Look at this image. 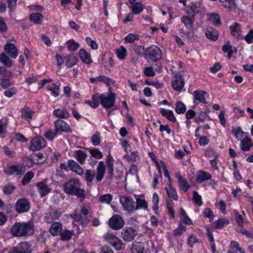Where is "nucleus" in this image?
<instances>
[{"label":"nucleus","mask_w":253,"mask_h":253,"mask_svg":"<svg viewBox=\"0 0 253 253\" xmlns=\"http://www.w3.org/2000/svg\"><path fill=\"white\" fill-rule=\"evenodd\" d=\"M34 224L33 220L27 222H16L10 228V233L13 237H21L34 233Z\"/></svg>","instance_id":"1"},{"label":"nucleus","mask_w":253,"mask_h":253,"mask_svg":"<svg viewBox=\"0 0 253 253\" xmlns=\"http://www.w3.org/2000/svg\"><path fill=\"white\" fill-rule=\"evenodd\" d=\"M63 190L68 195L76 196L81 201L86 197V191L81 188V182L77 179L72 178L67 181L63 185Z\"/></svg>","instance_id":"2"},{"label":"nucleus","mask_w":253,"mask_h":253,"mask_svg":"<svg viewBox=\"0 0 253 253\" xmlns=\"http://www.w3.org/2000/svg\"><path fill=\"white\" fill-rule=\"evenodd\" d=\"M89 213V208L86 206H83L81 209V213L78 214L77 210H74L70 217L74 220V221L79 222L82 226H86L89 219L87 216Z\"/></svg>","instance_id":"3"},{"label":"nucleus","mask_w":253,"mask_h":253,"mask_svg":"<svg viewBox=\"0 0 253 253\" xmlns=\"http://www.w3.org/2000/svg\"><path fill=\"white\" fill-rule=\"evenodd\" d=\"M162 53L160 48L152 45L145 48V58L152 62H157L162 58Z\"/></svg>","instance_id":"4"},{"label":"nucleus","mask_w":253,"mask_h":253,"mask_svg":"<svg viewBox=\"0 0 253 253\" xmlns=\"http://www.w3.org/2000/svg\"><path fill=\"white\" fill-rule=\"evenodd\" d=\"M104 238L116 251H121L125 248V245L122 241L113 233H107L104 235Z\"/></svg>","instance_id":"5"},{"label":"nucleus","mask_w":253,"mask_h":253,"mask_svg":"<svg viewBox=\"0 0 253 253\" xmlns=\"http://www.w3.org/2000/svg\"><path fill=\"white\" fill-rule=\"evenodd\" d=\"M120 201L124 210L128 213H131L135 211V202L130 196H122Z\"/></svg>","instance_id":"6"},{"label":"nucleus","mask_w":253,"mask_h":253,"mask_svg":"<svg viewBox=\"0 0 253 253\" xmlns=\"http://www.w3.org/2000/svg\"><path fill=\"white\" fill-rule=\"evenodd\" d=\"M184 75V71H181L176 73L173 77L171 81V85L175 90L180 91L184 86L185 81L183 79Z\"/></svg>","instance_id":"7"},{"label":"nucleus","mask_w":253,"mask_h":253,"mask_svg":"<svg viewBox=\"0 0 253 253\" xmlns=\"http://www.w3.org/2000/svg\"><path fill=\"white\" fill-rule=\"evenodd\" d=\"M138 234V232L132 227H125L123 228L121 232V236L125 242H131L133 241Z\"/></svg>","instance_id":"8"},{"label":"nucleus","mask_w":253,"mask_h":253,"mask_svg":"<svg viewBox=\"0 0 253 253\" xmlns=\"http://www.w3.org/2000/svg\"><path fill=\"white\" fill-rule=\"evenodd\" d=\"M116 94L111 92L109 94L102 93L101 94V104L105 108L110 109L115 104Z\"/></svg>","instance_id":"9"},{"label":"nucleus","mask_w":253,"mask_h":253,"mask_svg":"<svg viewBox=\"0 0 253 253\" xmlns=\"http://www.w3.org/2000/svg\"><path fill=\"white\" fill-rule=\"evenodd\" d=\"M46 146L45 139L42 136H36L30 141L29 149L31 151H36Z\"/></svg>","instance_id":"10"},{"label":"nucleus","mask_w":253,"mask_h":253,"mask_svg":"<svg viewBox=\"0 0 253 253\" xmlns=\"http://www.w3.org/2000/svg\"><path fill=\"white\" fill-rule=\"evenodd\" d=\"M54 129L58 134L62 132L71 133L72 130L66 122L61 119H57L54 122Z\"/></svg>","instance_id":"11"},{"label":"nucleus","mask_w":253,"mask_h":253,"mask_svg":"<svg viewBox=\"0 0 253 253\" xmlns=\"http://www.w3.org/2000/svg\"><path fill=\"white\" fill-rule=\"evenodd\" d=\"M108 225L113 230H120L125 225L122 217L119 214L113 215L108 220Z\"/></svg>","instance_id":"12"},{"label":"nucleus","mask_w":253,"mask_h":253,"mask_svg":"<svg viewBox=\"0 0 253 253\" xmlns=\"http://www.w3.org/2000/svg\"><path fill=\"white\" fill-rule=\"evenodd\" d=\"M193 102L195 105H198L200 103L204 104H207L208 102L207 98H209L208 93L204 90H195L193 93Z\"/></svg>","instance_id":"13"},{"label":"nucleus","mask_w":253,"mask_h":253,"mask_svg":"<svg viewBox=\"0 0 253 253\" xmlns=\"http://www.w3.org/2000/svg\"><path fill=\"white\" fill-rule=\"evenodd\" d=\"M30 208V203L26 198H20L15 204V210L18 213L27 212Z\"/></svg>","instance_id":"14"},{"label":"nucleus","mask_w":253,"mask_h":253,"mask_svg":"<svg viewBox=\"0 0 253 253\" xmlns=\"http://www.w3.org/2000/svg\"><path fill=\"white\" fill-rule=\"evenodd\" d=\"M31 245L27 242L19 243L12 248L7 253H31Z\"/></svg>","instance_id":"15"},{"label":"nucleus","mask_w":253,"mask_h":253,"mask_svg":"<svg viewBox=\"0 0 253 253\" xmlns=\"http://www.w3.org/2000/svg\"><path fill=\"white\" fill-rule=\"evenodd\" d=\"M62 212L59 210H51L45 213L44 221L48 223H52L53 220L58 219L61 216Z\"/></svg>","instance_id":"16"},{"label":"nucleus","mask_w":253,"mask_h":253,"mask_svg":"<svg viewBox=\"0 0 253 253\" xmlns=\"http://www.w3.org/2000/svg\"><path fill=\"white\" fill-rule=\"evenodd\" d=\"M4 172L9 175H21L23 174L24 170L22 167L20 165H11L7 166Z\"/></svg>","instance_id":"17"},{"label":"nucleus","mask_w":253,"mask_h":253,"mask_svg":"<svg viewBox=\"0 0 253 253\" xmlns=\"http://www.w3.org/2000/svg\"><path fill=\"white\" fill-rule=\"evenodd\" d=\"M20 112L21 117L28 122L31 121L35 113L34 111L27 106L22 108Z\"/></svg>","instance_id":"18"},{"label":"nucleus","mask_w":253,"mask_h":253,"mask_svg":"<svg viewBox=\"0 0 253 253\" xmlns=\"http://www.w3.org/2000/svg\"><path fill=\"white\" fill-rule=\"evenodd\" d=\"M37 187L42 197L45 196L51 192V189L48 186L46 183V180L38 183Z\"/></svg>","instance_id":"19"},{"label":"nucleus","mask_w":253,"mask_h":253,"mask_svg":"<svg viewBox=\"0 0 253 253\" xmlns=\"http://www.w3.org/2000/svg\"><path fill=\"white\" fill-rule=\"evenodd\" d=\"M195 17L193 15L191 16L184 15L181 17V21L184 24L187 30L192 31L194 25Z\"/></svg>","instance_id":"20"},{"label":"nucleus","mask_w":253,"mask_h":253,"mask_svg":"<svg viewBox=\"0 0 253 253\" xmlns=\"http://www.w3.org/2000/svg\"><path fill=\"white\" fill-rule=\"evenodd\" d=\"M69 168L70 170L75 172L80 175H82L84 173L83 169L75 161L72 159L68 160Z\"/></svg>","instance_id":"21"},{"label":"nucleus","mask_w":253,"mask_h":253,"mask_svg":"<svg viewBox=\"0 0 253 253\" xmlns=\"http://www.w3.org/2000/svg\"><path fill=\"white\" fill-rule=\"evenodd\" d=\"M4 50L6 54L10 57L16 58L18 55V50L13 43H7L4 46Z\"/></svg>","instance_id":"22"},{"label":"nucleus","mask_w":253,"mask_h":253,"mask_svg":"<svg viewBox=\"0 0 253 253\" xmlns=\"http://www.w3.org/2000/svg\"><path fill=\"white\" fill-rule=\"evenodd\" d=\"M106 166L103 161H100L96 169L97 174L96 175V180L97 182L101 181L105 175Z\"/></svg>","instance_id":"23"},{"label":"nucleus","mask_w":253,"mask_h":253,"mask_svg":"<svg viewBox=\"0 0 253 253\" xmlns=\"http://www.w3.org/2000/svg\"><path fill=\"white\" fill-rule=\"evenodd\" d=\"M211 177L212 176L210 173L201 170L197 174L196 181L198 183H202L205 181L211 179Z\"/></svg>","instance_id":"24"},{"label":"nucleus","mask_w":253,"mask_h":253,"mask_svg":"<svg viewBox=\"0 0 253 253\" xmlns=\"http://www.w3.org/2000/svg\"><path fill=\"white\" fill-rule=\"evenodd\" d=\"M101 103V94H95L91 97V100H86L84 103L89 105L94 109L97 108Z\"/></svg>","instance_id":"25"},{"label":"nucleus","mask_w":253,"mask_h":253,"mask_svg":"<svg viewBox=\"0 0 253 253\" xmlns=\"http://www.w3.org/2000/svg\"><path fill=\"white\" fill-rule=\"evenodd\" d=\"M175 177L177 179V182L181 188L184 192H186L190 188V185L186 179L183 178L179 173L175 174Z\"/></svg>","instance_id":"26"},{"label":"nucleus","mask_w":253,"mask_h":253,"mask_svg":"<svg viewBox=\"0 0 253 253\" xmlns=\"http://www.w3.org/2000/svg\"><path fill=\"white\" fill-rule=\"evenodd\" d=\"M73 156L81 165H84L85 163V160L87 157V153L82 150L75 151Z\"/></svg>","instance_id":"27"},{"label":"nucleus","mask_w":253,"mask_h":253,"mask_svg":"<svg viewBox=\"0 0 253 253\" xmlns=\"http://www.w3.org/2000/svg\"><path fill=\"white\" fill-rule=\"evenodd\" d=\"M62 230V224L59 222L52 223L49 231L53 236L59 235Z\"/></svg>","instance_id":"28"},{"label":"nucleus","mask_w":253,"mask_h":253,"mask_svg":"<svg viewBox=\"0 0 253 253\" xmlns=\"http://www.w3.org/2000/svg\"><path fill=\"white\" fill-rule=\"evenodd\" d=\"M52 114L54 116L59 118V119H67L70 117V114L66 109H55Z\"/></svg>","instance_id":"29"},{"label":"nucleus","mask_w":253,"mask_h":253,"mask_svg":"<svg viewBox=\"0 0 253 253\" xmlns=\"http://www.w3.org/2000/svg\"><path fill=\"white\" fill-rule=\"evenodd\" d=\"M160 112L163 117L166 118L171 122L175 123L176 121V118L172 110L161 108L160 109Z\"/></svg>","instance_id":"30"},{"label":"nucleus","mask_w":253,"mask_h":253,"mask_svg":"<svg viewBox=\"0 0 253 253\" xmlns=\"http://www.w3.org/2000/svg\"><path fill=\"white\" fill-rule=\"evenodd\" d=\"M79 56L84 63H91L90 54L84 48H81L79 51Z\"/></svg>","instance_id":"31"},{"label":"nucleus","mask_w":253,"mask_h":253,"mask_svg":"<svg viewBox=\"0 0 253 253\" xmlns=\"http://www.w3.org/2000/svg\"><path fill=\"white\" fill-rule=\"evenodd\" d=\"M144 244L142 242L134 241L131 248V253H144Z\"/></svg>","instance_id":"32"},{"label":"nucleus","mask_w":253,"mask_h":253,"mask_svg":"<svg viewBox=\"0 0 253 253\" xmlns=\"http://www.w3.org/2000/svg\"><path fill=\"white\" fill-rule=\"evenodd\" d=\"M253 146V143L251 138L248 137L241 140V149L243 151H248Z\"/></svg>","instance_id":"33"},{"label":"nucleus","mask_w":253,"mask_h":253,"mask_svg":"<svg viewBox=\"0 0 253 253\" xmlns=\"http://www.w3.org/2000/svg\"><path fill=\"white\" fill-rule=\"evenodd\" d=\"M229 29L232 36L239 38L241 36L242 33L241 27L239 24L235 22L230 26Z\"/></svg>","instance_id":"34"},{"label":"nucleus","mask_w":253,"mask_h":253,"mask_svg":"<svg viewBox=\"0 0 253 253\" xmlns=\"http://www.w3.org/2000/svg\"><path fill=\"white\" fill-rule=\"evenodd\" d=\"M131 4L132 12L134 14H139L145 8V5L141 2H135Z\"/></svg>","instance_id":"35"},{"label":"nucleus","mask_w":253,"mask_h":253,"mask_svg":"<svg viewBox=\"0 0 253 253\" xmlns=\"http://www.w3.org/2000/svg\"><path fill=\"white\" fill-rule=\"evenodd\" d=\"M228 219L224 218H220L216 220L213 225L214 229H221L229 224Z\"/></svg>","instance_id":"36"},{"label":"nucleus","mask_w":253,"mask_h":253,"mask_svg":"<svg viewBox=\"0 0 253 253\" xmlns=\"http://www.w3.org/2000/svg\"><path fill=\"white\" fill-rule=\"evenodd\" d=\"M167 194L169 198L171 197L174 201H177L178 196L176 189L170 184H169V188L165 187Z\"/></svg>","instance_id":"37"},{"label":"nucleus","mask_w":253,"mask_h":253,"mask_svg":"<svg viewBox=\"0 0 253 253\" xmlns=\"http://www.w3.org/2000/svg\"><path fill=\"white\" fill-rule=\"evenodd\" d=\"M73 234V231L65 229L61 231L59 236L61 241H66L70 240L72 238Z\"/></svg>","instance_id":"38"},{"label":"nucleus","mask_w":253,"mask_h":253,"mask_svg":"<svg viewBox=\"0 0 253 253\" xmlns=\"http://www.w3.org/2000/svg\"><path fill=\"white\" fill-rule=\"evenodd\" d=\"M205 34L208 39L212 41H216L218 38V32L212 28L207 30Z\"/></svg>","instance_id":"39"},{"label":"nucleus","mask_w":253,"mask_h":253,"mask_svg":"<svg viewBox=\"0 0 253 253\" xmlns=\"http://www.w3.org/2000/svg\"><path fill=\"white\" fill-rule=\"evenodd\" d=\"M188 7L192 11L191 15H193L194 17L196 14L201 11L202 8L200 2H192Z\"/></svg>","instance_id":"40"},{"label":"nucleus","mask_w":253,"mask_h":253,"mask_svg":"<svg viewBox=\"0 0 253 253\" xmlns=\"http://www.w3.org/2000/svg\"><path fill=\"white\" fill-rule=\"evenodd\" d=\"M43 16L39 13H32L29 17L30 20L36 24L42 23Z\"/></svg>","instance_id":"41"},{"label":"nucleus","mask_w":253,"mask_h":253,"mask_svg":"<svg viewBox=\"0 0 253 253\" xmlns=\"http://www.w3.org/2000/svg\"><path fill=\"white\" fill-rule=\"evenodd\" d=\"M136 202H135V211L140 209L147 210L148 209V204L145 199L140 198H136Z\"/></svg>","instance_id":"42"},{"label":"nucleus","mask_w":253,"mask_h":253,"mask_svg":"<svg viewBox=\"0 0 253 253\" xmlns=\"http://www.w3.org/2000/svg\"><path fill=\"white\" fill-rule=\"evenodd\" d=\"M95 176V172L91 169H86L84 173V178L87 184H90Z\"/></svg>","instance_id":"43"},{"label":"nucleus","mask_w":253,"mask_h":253,"mask_svg":"<svg viewBox=\"0 0 253 253\" xmlns=\"http://www.w3.org/2000/svg\"><path fill=\"white\" fill-rule=\"evenodd\" d=\"M66 44L68 50L73 52L76 51L80 47V44L74 40H68L66 42Z\"/></svg>","instance_id":"44"},{"label":"nucleus","mask_w":253,"mask_h":253,"mask_svg":"<svg viewBox=\"0 0 253 253\" xmlns=\"http://www.w3.org/2000/svg\"><path fill=\"white\" fill-rule=\"evenodd\" d=\"M210 21L214 25L218 26L221 24L220 16L216 13H211L209 15Z\"/></svg>","instance_id":"45"},{"label":"nucleus","mask_w":253,"mask_h":253,"mask_svg":"<svg viewBox=\"0 0 253 253\" xmlns=\"http://www.w3.org/2000/svg\"><path fill=\"white\" fill-rule=\"evenodd\" d=\"M59 85L53 83L51 85L47 86V90L51 92V94L54 97H57L59 95Z\"/></svg>","instance_id":"46"},{"label":"nucleus","mask_w":253,"mask_h":253,"mask_svg":"<svg viewBox=\"0 0 253 253\" xmlns=\"http://www.w3.org/2000/svg\"><path fill=\"white\" fill-rule=\"evenodd\" d=\"M186 111V106L181 101H177L175 104V111L178 114H181L184 113Z\"/></svg>","instance_id":"47"},{"label":"nucleus","mask_w":253,"mask_h":253,"mask_svg":"<svg viewBox=\"0 0 253 253\" xmlns=\"http://www.w3.org/2000/svg\"><path fill=\"white\" fill-rule=\"evenodd\" d=\"M92 157L96 159H101L103 158L102 153L98 149L92 148H87Z\"/></svg>","instance_id":"48"},{"label":"nucleus","mask_w":253,"mask_h":253,"mask_svg":"<svg viewBox=\"0 0 253 253\" xmlns=\"http://www.w3.org/2000/svg\"><path fill=\"white\" fill-rule=\"evenodd\" d=\"M117 56L120 59H124L127 55V50L126 48L122 45L116 50Z\"/></svg>","instance_id":"49"},{"label":"nucleus","mask_w":253,"mask_h":253,"mask_svg":"<svg viewBox=\"0 0 253 253\" xmlns=\"http://www.w3.org/2000/svg\"><path fill=\"white\" fill-rule=\"evenodd\" d=\"M98 79L99 82L103 83L107 86L113 85L115 83L113 79L103 75L99 76Z\"/></svg>","instance_id":"50"},{"label":"nucleus","mask_w":253,"mask_h":253,"mask_svg":"<svg viewBox=\"0 0 253 253\" xmlns=\"http://www.w3.org/2000/svg\"><path fill=\"white\" fill-rule=\"evenodd\" d=\"M34 173L32 171H28L23 177L21 180V184L23 185H27L34 177Z\"/></svg>","instance_id":"51"},{"label":"nucleus","mask_w":253,"mask_h":253,"mask_svg":"<svg viewBox=\"0 0 253 253\" xmlns=\"http://www.w3.org/2000/svg\"><path fill=\"white\" fill-rule=\"evenodd\" d=\"M222 3V5L229 9L231 10L233 8L236 6V0H219Z\"/></svg>","instance_id":"52"},{"label":"nucleus","mask_w":253,"mask_h":253,"mask_svg":"<svg viewBox=\"0 0 253 253\" xmlns=\"http://www.w3.org/2000/svg\"><path fill=\"white\" fill-rule=\"evenodd\" d=\"M186 229L185 225L179 223L177 228L173 230V235L176 237L180 236L186 231Z\"/></svg>","instance_id":"53"},{"label":"nucleus","mask_w":253,"mask_h":253,"mask_svg":"<svg viewBox=\"0 0 253 253\" xmlns=\"http://www.w3.org/2000/svg\"><path fill=\"white\" fill-rule=\"evenodd\" d=\"M15 187L12 183H8L2 188V192L4 195H9L15 190Z\"/></svg>","instance_id":"54"},{"label":"nucleus","mask_w":253,"mask_h":253,"mask_svg":"<svg viewBox=\"0 0 253 253\" xmlns=\"http://www.w3.org/2000/svg\"><path fill=\"white\" fill-rule=\"evenodd\" d=\"M113 199V196L111 194H105L99 197V201L102 203L109 204Z\"/></svg>","instance_id":"55"},{"label":"nucleus","mask_w":253,"mask_h":253,"mask_svg":"<svg viewBox=\"0 0 253 253\" xmlns=\"http://www.w3.org/2000/svg\"><path fill=\"white\" fill-rule=\"evenodd\" d=\"M139 39V36L137 34H129L125 38L127 43H133L135 41Z\"/></svg>","instance_id":"56"},{"label":"nucleus","mask_w":253,"mask_h":253,"mask_svg":"<svg viewBox=\"0 0 253 253\" xmlns=\"http://www.w3.org/2000/svg\"><path fill=\"white\" fill-rule=\"evenodd\" d=\"M193 200L195 204H197L199 206H201L203 204L201 196H200L196 191L193 192Z\"/></svg>","instance_id":"57"},{"label":"nucleus","mask_w":253,"mask_h":253,"mask_svg":"<svg viewBox=\"0 0 253 253\" xmlns=\"http://www.w3.org/2000/svg\"><path fill=\"white\" fill-rule=\"evenodd\" d=\"M167 207L168 210V214L170 218L173 219L175 217L173 208L172 207V202L170 200H167Z\"/></svg>","instance_id":"58"},{"label":"nucleus","mask_w":253,"mask_h":253,"mask_svg":"<svg viewBox=\"0 0 253 253\" xmlns=\"http://www.w3.org/2000/svg\"><path fill=\"white\" fill-rule=\"evenodd\" d=\"M203 216L205 217L208 218L210 221H212L213 219L214 214L210 208H206L203 211Z\"/></svg>","instance_id":"59"},{"label":"nucleus","mask_w":253,"mask_h":253,"mask_svg":"<svg viewBox=\"0 0 253 253\" xmlns=\"http://www.w3.org/2000/svg\"><path fill=\"white\" fill-rule=\"evenodd\" d=\"M222 49L224 53H227L229 58L232 56L233 53L232 46L229 43L227 42L224 44L222 46Z\"/></svg>","instance_id":"60"},{"label":"nucleus","mask_w":253,"mask_h":253,"mask_svg":"<svg viewBox=\"0 0 253 253\" xmlns=\"http://www.w3.org/2000/svg\"><path fill=\"white\" fill-rule=\"evenodd\" d=\"M205 155L208 157L213 158V159L218 158V154L214 151L213 149L212 148H207L205 151Z\"/></svg>","instance_id":"61"},{"label":"nucleus","mask_w":253,"mask_h":253,"mask_svg":"<svg viewBox=\"0 0 253 253\" xmlns=\"http://www.w3.org/2000/svg\"><path fill=\"white\" fill-rule=\"evenodd\" d=\"M91 140L93 145H99L101 142L99 132L97 131L95 134H94L91 137Z\"/></svg>","instance_id":"62"},{"label":"nucleus","mask_w":253,"mask_h":253,"mask_svg":"<svg viewBox=\"0 0 253 253\" xmlns=\"http://www.w3.org/2000/svg\"><path fill=\"white\" fill-rule=\"evenodd\" d=\"M58 135V133L56 132L55 129L53 132L51 129H49L46 131L44 133L45 137L50 141H52L53 138Z\"/></svg>","instance_id":"63"},{"label":"nucleus","mask_w":253,"mask_h":253,"mask_svg":"<svg viewBox=\"0 0 253 253\" xmlns=\"http://www.w3.org/2000/svg\"><path fill=\"white\" fill-rule=\"evenodd\" d=\"M234 214L238 225L240 227H243L244 225V220L242 215L239 214L236 211H234Z\"/></svg>","instance_id":"64"}]
</instances>
